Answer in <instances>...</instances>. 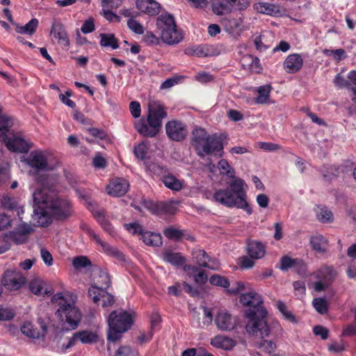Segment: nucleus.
Listing matches in <instances>:
<instances>
[{
	"instance_id": "nucleus-1",
	"label": "nucleus",
	"mask_w": 356,
	"mask_h": 356,
	"mask_svg": "<svg viewBox=\"0 0 356 356\" xmlns=\"http://www.w3.org/2000/svg\"><path fill=\"white\" fill-rule=\"evenodd\" d=\"M218 168L221 175L233 178L234 180L228 184V188L216 191L213 195V200L228 208L236 207L244 210L249 215L251 214L252 211L247 201L245 181L235 177L234 169L225 159L219 161Z\"/></svg>"
},
{
	"instance_id": "nucleus-2",
	"label": "nucleus",
	"mask_w": 356,
	"mask_h": 356,
	"mask_svg": "<svg viewBox=\"0 0 356 356\" xmlns=\"http://www.w3.org/2000/svg\"><path fill=\"white\" fill-rule=\"evenodd\" d=\"M240 302L250 307L245 316L249 318L246 325L247 332L252 336L261 337L264 339L269 336L270 329L266 321V311L261 306V296L254 291L243 293L240 296Z\"/></svg>"
},
{
	"instance_id": "nucleus-3",
	"label": "nucleus",
	"mask_w": 356,
	"mask_h": 356,
	"mask_svg": "<svg viewBox=\"0 0 356 356\" xmlns=\"http://www.w3.org/2000/svg\"><path fill=\"white\" fill-rule=\"evenodd\" d=\"M76 300V296L67 291L56 293L51 298V302L59 307L56 314L72 330L78 327L82 318L81 311L75 306Z\"/></svg>"
},
{
	"instance_id": "nucleus-4",
	"label": "nucleus",
	"mask_w": 356,
	"mask_h": 356,
	"mask_svg": "<svg viewBox=\"0 0 356 356\" xmlns=\"http://www.w3.org/2000/svg\"><path fill=\"white\" fill-rule=\"evenodd\" d=\"M167 117L164 106L159 102L152 100L148 104L147 122L141 119L135 123L138 134L144 137L156 136L162 127V120Z\"/></svg>"
},
{
	"instance_id": "nucleus-5",
	"label": "nucleus",
	"mask_w": 356,
	"mask_h": 356,
	"mask_svg": "<svg viewBox=\"0 0 356 356\" xmlns=\"http://www.w3.org/2000/svg\"><path fill=\"white\" fill-rule=\"evenodd\" d=\"M191 142L201 158L212 154L222 156V140L217 134L209 135L204 129L195 127L192 131Z\"/></svg>"
},
{
	"instance_id": "nucleus-6",
	"label": "nucleus",
	"mask_w": 356,
	"mask_h": 356,
	"mask_svg": "<svg viewBox=\"0 0 356 356\" xmlns=\"http://www.w3.org/2000/svg\"><path fill=\"white\" fill-rule=\"evenodd\" d=\"M134 318L131 314L122 309L113 311L108 316V341L115 342L122 337V334L132 326Z\"/></svg>"
},
{
	"instance_id": "nucleus-7",
	"label": "nucleus",
	"mask_w": 356,
	"mask_h": 356,
	"mask_svg": "<svg viewBox=\"0 0 356 356\" xmlns=\"http://www.w3.org/2000/svg\"><path fill=\"white\" fill-rule=\"evenodd\" d=\"M157 28L161 31V38L163 42L172 45L183 40V34L178 30L175 18L170 14H162L156 19Z\"/></svg>"
},
{
	"instance_id": "nucleus-8",
	"label": "nucleus",
	"mask_w": 356,
	"mask_h": 356,
	"mask_svg": "<svg viewBox=\"0 0 356 356\" xmlns=\"http://www.w3.org/2000/svg\"><path fill=\"white\" fill-rule=\"evenodd\" d=\"M73 213V205L69 199L54 195L47 202L44 216L49 215L56 220L65 221L72 216Z\"/></svg>"
},
{
	"instance_id": "nucleus-9",
	"label": "nucleus",
	"mask_w": 356,
	"mask_h": 356,
	"mask_svg": "<svg viewBox=\"0 0 356 356\" xmlns=\"http://www.w3.org/2000/svg\"><path fill=\"white\" fill-rule=\"evenodd\" d=\"M250 5V0H213L212 10L217 15L230 13L233 9L243 10Z\"/></svg>"
},
{
	"instance_id": "nucleus-10",
	"label": "nucleus",
	"mask_w": 356,
	"mask_h": 356,
	"mask_svg": "<svg viewBox=\"0 0 356 356\" xmlns=\"http://www.w3.org/2000/svg\"><path fill=\"white\" fill-rule=\"evenodd\" d=\"M101 337L97 331L83 330L74 332L69 339L67 344H63L62 348L67 350L74 346L78 341L83 344L96 343L100 341Z\"/></svg>"
},
{
	"instance_id": "nucleus-11",
	"label": "nucleus",
	"mask_w": 356,
	"mask_h": 356,
	"mask_svg": "<svg viewBox=\"0 0 356 356\" xmlns=\"http://www.w3.org/2000/svg\"><path fill=\"white\" fill-rule=\"evenodd\" d=\"M29 166L37 172L52 171L55 166L47 161V154L42 151L31 152L26 159Z\"/></svg>"
},
{
	"instance_id": "nucleus-12",
	"label": "nucleus",
	"mask_w": 356,
	"mask_h": 356,
	"mask_svg": "<svg viewBox=\"0 0 356 356\" xmlns=\"http://www.w3.org/2000/svg\"><path fill=\"white\" fill-rule=\"evenodd\" d=\"M1 140L13 152L26 153L30 149L29 143L19 135L3 133L1 134Z\"/></svg>"
},
{
	"instance_id": "nucleus-13",
	"label": "nucleus",
	"mask_w": 356,
	"mask_h": 356,
	"mask_svg": "<svg viewBox=\"0 0 356 356\" xmlns=\"http://www.w3.org/2000/svg\"><path fill=\"white\" fill-rule=\"evenodd\" d=\"M149 168L153 173L162 177V181L167 188L176 191L181 189L182 184L179 180L171 174L165 175L167 170L165 167L152 163L149 165Z\"/></svg>"
},
{
	"instance_id": "nucleus-14",
	"label": "nucleus",
	"mask_w": 356,
	"mask_h": 356,
	"mask_svg": "<svg viewBox=\"0 0 356 356\" xmlns=\"http://www.w3.org/2000/svg\"><path fill=\"white\" fill-rule=\"evenodd\" d=\"M193 259L199 267L207 268L213 270L220 269V263L211 258L204 250L193 249L191 252Z\"/></svg>"
},
{
	"instance_id": "nucleus-15",
	"label": "nucleus",
	"mask_w": 356,
	"mask_h": 356,
	"mask_svg": "<svg viewBox=\"0 0 356 356\" xmlns=\"http://www.w3.org/2000/svg\"><path fill=\"white\" fill-rule=\"evenodd\" d=\"M166 134L174 141H181L187 136L186 124L179 120H172L165 124Z\"/></svg>"
},
{
	"instance_id": "nucleus-16",
	"label": "nucleus",
	"mask_w": 356,
	"mask_h": 356,
	"mask_svg": "<svg viewBox=\"0 0 356 356\" xmlns=\"http://www.w3.org/2000/svg\"><path fill=\"white\" fill-rule=\"evenodd\" d=\"M25 277L19 272L8 270L3 276L2 284L9 290H18L24 284Z\"/></svg>"
},
{
	"instance_id": "nucleus-17",
	"label": "nucleus",
	"mask_w": 356,
	"mask_h": 356,
	"mask_svg": "<svg viewBox=\"0 0 356 356\" xmlns=\"http://www.w3.org/2000/svg\"><path fill=\"white\" fill-rule=\"evenodd\" d=\"M129 188V183L124 178L112 179L106 186L108 194L113 197L124 195Z\"/></svg>"
},
{
	"instance_id": "nucleus-18",
	"label": "nucleus",
	"mask_w": 356,
	"mask_h": 356,
	"mask_svg": "<svg viewBox=\"0 0 356 356\" xmlns=\"http://www.w3.org/2000/svg\"><path fill=\"white\" fill-rule=\"evenodd\" d=\"M38 322L41 330H38L31 323L26 322L21 327L23 334L33 339L44 337L47 332V326L42 318H39Z\"/></svg>"
},
{
	"instance_id": "nucleus-19",
	"label": "nucleus",
	"mask_w": 356,
	"mask_h": 356,
	"mask_svg": "<svg viewBox=\"0 0 356 356\" xmlns=\"http://www.w3.org/2000/svg\"><path fill=\"white\" fill-rule=\"evenodd\" d=\"M215 323L217 327L222 331L232 330L236 325V318L225 310H220L218 312Z\"/></svg>"
},
{
	"instance_id": "nucleus-20",
	"label": "nucleus",
	"mask_w": 356,
	"mask_h": 356,
	"mask_svg": "<svg viewBox=\"0 0 356 356\" xmlns=\"http://www.w3.org/2000/svg\"><path fill=\"white\" fill-rule=\"evenodd\" d=\"M51 35L57 40L58 44L68 49L70 40L64 25L58 21H54L51 26Z\"/></svg>"
},
{
	"instance_id": "nucleus-21",
	"label": "nucleus",
	"mask_w": 356,
	"mask_h": 356,
	"mask_svg": "<svg viewBox=\"0 0 356 356\" xmlns=\"http://www.w3.org/2000/svg\"><path fill=\"white\" fill-rule=\"evenodd\" d=\"M88 234L90 237L93 238L97 244L101 245L103 250L108 255L115 258L117 260L120 261L125 260V256L121 251H120L118 249L114 247H112L108 243L102 241L101 238L93 231L90 230L88 232Z\"/></svg>"
},
{
	"instance_id": "nucleus-22",
	"label": "nucleus",
	"mask_w": 356,
	"mask_h": 356,
	"mask_svg": "<svg viewBox=\"0 0 356 356\" xmlns=\"http://www.w3.org/2000/svg\"><path fill=\"white\" fill-rule=\"evenodd\" d=\"M303 60L298 54L289 55L283 63V67L286 72L294 74L298 72L302 67Z\"/></svg>"
},
{
	"instance_id": "nucleus-23",
	"label": "nucleus",
	"mask_w": 356,
	"mask_h": 356,
	"mask_svg": "<svg viewBox=\"0 0 356 356\" xmlns=\"http://www.w3.org/2000/svg\"><path fill=\"white\" fill-rule=\"evenodd\" d=\"M136 8L150 16L157 15L161 11L160 4L154 0H136Z\"/></svg>"
},
{
	"instance_id": "nucleus-24",
	"label": "nucleus",
	"mask_w": 356,
	"mask_h": 356,
	"mask_svg": "<svg viewBox=\"0 0 356 356\" xmlns=\"http://www.w3.org/2000/svg\"><path fill=\"white\" fill-rule=\"evenodd\" d=\"M184 272L189 277H193L194 282L199 285L206 284L208 280V275L204 270L193 265H185L183 268Z\"/></svg>"
},
{
	"instance_id": "nucleus-25",
	"label": "nucleus",
	"mask_w": 356,
	"mask_h": 356,
	"mask_svg": "<svg viewBox=\"0 0 356 356\" xmlns=\"http://www.w3.org/2000/svg\"><path fill=\"white\" fill-rule=\"evenodd\" d=\"M54 195L47 194L44 190L38 188L33 193V200L34 206L40 209V213L44 216V212L47 208V202Z\"/></svg>"
},
{
	"instance_id": "nucleus-26",
	"label": "nucleus",
	"mask_w": 356,
	"mask_h": 356,
	"mask_svg": "<svg viewBox=\"0 0 356 356\" xmlns=\"http://www.w3.org/2000/svg\"><path fill=\"white\" fill-rule=\"evenodd\" d=\"M247 252L251 259H259L265 255L266 248L261 243L252 241L248 243Z\"/></svg>"
},
{
	"instance_id": "nucleus-27",
	"label": "nucleus",
	"mask_w": 356,
	"mask_h": 356,
	"mask_svg": "<svg viewBox=\"0 0 356 356\" xmlns=\"http://www.w3.org/2000/svg\"><path fill=\"white\" fill-rule=\"evenodd\" d=\"M163 259L175 267H181L186 265V258L180 252H173L168 250L163 253Z\"/></svg>"
},
{
	"instance_id": "nucleus-28",
	"label": "nucleus",
	"mask_w": 356,
	"mask_h": 356,
	"mask_svg": "<svg viewBox=\"0 0 356 356\" xmlns=\"http://www.w3.org/2000/svg\"><path fill=\"white\" fill-rule=\"evenodd\" d=\"M243 22L241 17L226 18L222 22L224 29L230 34L241 31L243 30Z\"/></svg>"
},
{
	"instance_id": "nucleus-29",
	"label": "nucleus",
	"mask_w": 356,
	"mask_h": 356,
	"mask_svg": "<svg viewBox=\"0 0 356 356\" xmlns=\"http://www.w3.org/2000/svg\"><path fill=\"white\" fill-rule=\"evenodd\" d=\"M211 344L218 348L230 350L235 346L236 343L231 338L223 336H216L211 339Z\"/></svg>"
},
{
	"instance_id": "nucleus-30",
	"label": "nucleus",
	"mask_w": 356,
	"mask_h": 356,
	"mask_svg": "<svg viewBox=\"0 0 356 356\" xmlns=\"http://www.w3.org/2000/svg\"><path fill=\"white\" fill-rule=\"evenodd\" d=\"M141 239L146 245L150 246H159L163 243L161 234L152 232H143Z\"/></svg>"
},
{
	"instance_id": "nucleus-31",
	"label": "nucleus",
	"mask_w": 356,
	"mask_h": 356,
	"mask_svg": "<svg viewBox=\"0 0 356 356\" xmlns=\"http://www.w3.org/2000/svg\"><path fill=\"white\" fill-rule=\"evenodd\" d=\"M39 24V22L37 19L33 18L31 19L27 24L24 26H19L18 24L16 25L15 31L18 33L21 34H27L29 35H32L36 31V29Z\"/></svg>"
},
{
	"instance_id": "nucleus-32",
	"label": "nucleus",
	"mask_w": 356,
	"mask_h": 356,
	"mask_svg": "<svg viewBox=\"0 0 356 356\" xmlns=\"http://www.w3.org/2000/svg\"><path fill=\"white\" fill-rule=\"evenodd\" d=\"M310 244L312 249L319 253H323L326 251L325 245L327 244V240L321 234L312 236L310 238Z\"/></svg>"
},
{
	"instance_id": "nucleus-33",
	"label": "nucleus",
	"mask_w": 356,
	"mask_h": 356,
	"mask_svg": "<svg viewBox=\"0 0 356 356\" xmlns=\"http://www.w3.org/2000/svg\"><path fill=\"white\" fill-rule=\"evenodd\" d=\"M254 8L260 13L276 15L280 13L277 6L270 3H259L254 5Z\"/></svg>"
},
{
	"instance_id": "nucleus-34",
	"label": "nucleus",
	"mask_w": 356,
	"mask_h": 356,
	"mask_svg": "<svg viewBox=\"0 0 356 356\" xmlns=\"http://www.w3.org/2000/svg\"><path fill=\"white\" fill-rule=\"evenodd\" d=\"M100 45L102 47H111L113 49H116L119 47L118 40L113 34L111 33H101Z\"/></svg>"
},
{
	"instance_id": "nucleus-35",
	"label": "nucleus",
	"mask_w": 356,
	"mask_h": 356,
	"mask_svg": "<svg viewBox=\"0 0 356 356\" xmlns=\"http://www.w3.org/2000/svg\"><path fill=\"white\" fill-rule=\"evenodd\" d=\"M186 54L190 56H196L197 57H207L211 55L210 47L209 45H200L191 49H187Z\"/></svg>"
},
{
	"instance_id": "nucleus-36",
	"label": "nucleus",
	"mask_w": 356,
	"mask_h": 356,
	"mask_svg": "<svg viewBox=\"0 0 356 356\" xmlns=\"http://www.w3.org/2000/svg\"><path fill=\"white\" fill-rule=\"evenodd\" d=\"M272 86L270 84L259 86L257 88L258 96L256 98L257 104H265L269 99Z\"/></svg>"
},
{
	"instance_id": "nucleus-37",
	"label": "nucleus",
	"mask_w": 356,
	"mask_h": 356,
	"mask_svg": "<svg viewBox=\"0 0 356 356\" xmlns=\"http://www.w3.org/2000/svg\"><path fill=\"white\" fill-rule=\"evenodd\" d=\"M317 219L323 223H329L333 221V214L326 207H318L316 209Z\"/></svg>"
},
{
	"instance_id": "nucleus-38",
	"label": "nucleus",
	"mask_w": 356,
	"mask_h": 356,
	"mask_svg": "<svg viewBox=\"0 0 356 356\" xmlns=\"http://www.w3.org/2000/svg\"><path fill=\"white\" fill-rule=\"evenodd\" d=\"M104 291V288L102 286H97L95 285L91 286L88 289V296L95 304L100 305L101 297Z\"/></svg>"
},
{
	"instance_id": "nucleus-39",
	"label": "nucleus",
	"mask_w": 356,
	"mask_h": 356,
	"mask_svg": "<svg viewBox=\"0 0 356 356\" xmlns=\"http://www.w3.org/2000/svg\"><path fill=\"white\" fill-rule=\"evenodd\" d=\"M332 268L328 266L321 268L315 274L316 277L326 283H329L332 278Z\"/></svg>"
},
{
	"instance_id": "nucleus-40",
	"label": "nucleus",
	"mask_w": 356,
	"mask_h": 356,
	"mask_svg": "<svg viewBox=\"0 0 356 356\" xmlns=\"http://www.w3.org/2000/svg\"><path fill=\"white\" fill-rule=\"evenodd\" d=\"M270 35V33L266 34H261L257 37L254 40V44L257 50L262 51H265L270 47V44L266 42V39L268 38V35Z\"/></svg>"
},
{
	"instance_id": "nucleus-41",
	"label": "nucleus",
	"mask_w": 356,
	"mask_h": 356,
	"mask_svg": "<svg viewBox=\"0 0 356 356\" xmlns=\"http://www.w3.org/2000/svg\"><path fill=\"white\" fill-rule=\"evenodd\" d=\"M209 282L211 284L217 286H221L227 289L229 286V280L225 277L219 275H213L209 278Z\"/></svg>"
},
{
	"instance_id": "nucleus-42",
	"label": "nucleus",
	"mask_w": 356,
	"mask_h": 356,
	"mask_svg": "<svg viewBox=\"0 0 356 356\" xmlns=\"http://www.w3.org/2000/svg\"><path fill=\"white\" fill-rule=\"evenodd\" d=\"M298 258L292 259L289 256H283L280 259V269L282 271H287L289 268H293Z\"/></svg>"
},
{
	"instance_id": "nucleus-43",
	"label": "nucleus",
	"mask_w": 356,
	"mask_h": 356,
	"mask_svg": "<svg viewBox=\"0 0 356 356\" xmlns=\"http://www.w3.org/2000/svg\"><path fill=\"white\" fill-rule=\"evenodd\" d=\"M249 63V68L251 72L254 73H260L262 70V66L260 63V60L257 57H254L252 55H249L246 57Z\"/></svg>"
},
{
	"instance_id": "nucleus-44",
	"label": "nucleus",
	"mask_w": 356,
	"mask_h": 356,
	"mask_svg": "<svg viewBox=\"0 0 356 356\" xmlns=\"http://www.w3.org/2000/svg\"><path fill=\"white\" fill-rule=\"evenodd\" d=\"M7 241L11 240L17 244H22L26 241V237L24 236L19 231L15 229L13 232H10L8 234L6 235Z\"/></svg>"
},
{
	"instance_id": "nucleus-45",
	"label": "nucleus",
	"mask_w": 356,
	"mask_h": 356,
	"mask_svg": "<svg viewBox=\"0 0 356 356\" xmlns=\"http://www.w3.org/2000/svg\"><path fill=\"white\" fill-rule=\"evenodd\" d=\"M164 235L170 239H174L178 241L183 236V233L181 230L174 228L173 227H169L163 231Z\"/></svg>"
},
{
	"instance_id": "nucleus-46",
	"label": "nucleus",
	"mask_w": 356,
	"mask_h": 356,
	"mask_svg": "<svg viewBox=\"0 0 356 356\" xmlns=\"http://www.w3.org/2000/svg\"><path fill=\"white\" fill-rule=\"evenodd\" d=\"M97 283L99 284L100 286L104 288V289L110 286L111 281L108 272L103 270L99 271Z\"/></svg>"
},
{
	"instance_id": "nucleus-47",
	"label": "nucleus",
	"mask_w": 356,
	"mask_h": 356,
	"mask_svg": "<svg viewBox=\"0 0 356 356\" xmlns=\"http://www.w3.org/2000/svg\"><path fill=\"white\" fill-rule=\"evenodd\" d=\"M147 146L144 143H141L134 146V152L138 159L144 160L147 154Z\"/></svg>"
},
{
	"instance_id": "nucleus-48",
	"label": "nucleus",
	"mask_w": 356,
	"mask_h": 356,
	"mask_svg": "<svg viewBox=\"0 0 356 356\" xmlns=\"http://www.w3.org/2000/svg\"><path fill=\"white\" fill-rule=\"evenodd\" d=\"M313 305L316 310L321 314H325L327 312V302L323 298H318L314 299Z\"/></svg>"
},
{
	"instance_id": "nucleus-49",
	"label": "nucleus",
	"mask_w": 356,
	"mask_h": 356,
	"mask_svg": "<svg viewBox=\"0 0 356 356\" xmlns=\"http://www.w3.org/2000/svg\"><path fill=\"white\" fill-rule=\"evenodd\" d=\"M72 264L76 269L86 268L91 265L90 261L85 256L74 257Z\"/></svg>"
},
{
	"instance_id": "nucleus-50",
	"label": "nucleus",
	"mask_w": 356,
	"mask_h": 356,
	"mask_svg": "<svg viewBox=\"0 0 356 356\" xmlns=\"http://www.w3.org/2000/svg\"><path fill=\"white\" fill-rule=\"evenodd\" d=\"M127 26L130 30L136 34H143L144 33V28L143 25L134 19H129L127 21Z\"/></svg>"
},
{
	"instance_id": "nucleus-51",
	"label": "nucleus",
	"mask_w": 356,
	"mask_h": 356,
	"mask_svg": "<svg viewBox=\"0 0 356 356\" xmlns=\"http://www.w3.org/2000/svg\"><path fill=\"white\" fill-rule=\"evenodd\" d=\"M124 226L125 229L132 234H139L142 235L144 232L143 227L137 222L126 223Z\"/></svg>"
},
{
	"instance_id": "nucleus-52",
	"label": "nucleus",
	"mask_w": 356,
	"mask_h": 356,
	"mask_svg": "<svg viewBox=\"0 0 356 356\" xmlns=\"http://www.w3.org/2000/svg\"><path fill=\"white\" fill-rule=\"evenodd\" d=\"M293 270L302 277L307 276V267L306 264L300 259H298L294 266Z\"/></svg>"
},
{
	"instance_id": "nucleus-53",
	"label": "nucleus",
	"mask_w": 356,
	"mask_h": 356,
	"mask_svg": "<svg viewBox=\"0 0 356 356\" xmlns=\"http://www.w3.org/2000/svg\"><path fill=\"white\" fill-rule=\"evenodd\" d=\"M30 291L35 295L42 294L43 289V283L41 280H33L29 284Z\"/></svg>"
},
{
	"instance_id": "nucleus-54",
	"label": "nucleus",
	"mask_w": 356,
	"mask_h": 356,
	"mask_svg": "<svg viewBox=\"0 0 356 356\" xmlns=\"http://www.w3.org/2000/svg\"><path fill=\"white\" fill-rule=\"evenodd\" d=\"M101 298L100 305H102L103 307H111L114 304V296L108 293L106 290L103 292Z\"/></svg>"
},
{
	"instance_id": "nucleus-55",
	"label": "nucleus",
	"mask_w": 356,
	"mask_h": 356,
	"mask_svg": "<svg viewBox=\"0 0 356 356\" xmlns=\"http://www.w3.org/2000/svg\"><path fill=\"white\" fill-rule=\"evenodd\" d=\"M277 308L282 314L284 318L287 320L295 321V318L291 312L287 310L286 306L282 301H278L276 304Z\"/></svg>"
},
{
	"instance_id": "nucleus-56",
	"label": "nucleus",
	"mask_w": 356,
	"mask_h": 356,
	"mask_svg": "<svg viewBox=\"0 0 356 356\" xmlns=\"http://www.w3.org/2000/svg\"><path fill=\"white\" fill-rule=\"evenodd\" d=\"M195 79L201 83H207L214 81L213 76L210 73L205 72L197 73L195 75Z\"/></svg>"
},
{
	"instance_id": "nucleus-57",
	"label": "nucleus",
	"mask_w": 356,
	"mask_h": 356,
	"mask_svg": "<svg viewBox=\"0 0 356 356\" xmlns=\"http://www.w3.org/2000/svg\"><path fill=\"white\" fill-rule=\"evenodd\" d=\"M115 356H138V353L129 346H124L119 348L116 351Z\"/></svg>"
},
{
	"instance_id": "nucleus-58",
	"label": "nucleus",
	"mask_w": 356,
	"mask_h": 356,
	"mask_svg": "<svg viewBox=\"0 0 356 356\" xmlns=\"http://www.w3.org/2000/svg\"><path fill=\"white\" fill-rule=\"evenodd\" d=\"M259 347L261 350L267 353L274 352L276 348L275 343L271 340H263Z\"/></svg>"
},
{
	"instance_id": "nucleus-59",
	"label": "nucleus",
	"mask_w": 356,
	"mask_h": 356,
	"mask_svg": "<svg viewBox=\"0 0 356 356\" xmlns=\"http://www.w3.org/2000/svg\"><path fill=\"white\" fill-rule=\"evenodd\" d=\"M72 96V91L67 90L65 92V94L60 93L59 95L60 100L64 104L67 105V106L73 108L76 106V104L74 102L69 99V97Z\"/></svg>"
},
{
	"instance_id": "nucleus-60",
	"label": "nucleus",
	"mask_w": 356,
	"mask_h": 356,
	"mask_svg": "<svg viewBox=\"0 0 356 356\" xmlns=\"http://www.w3.org/2000/svg\"><path fill=\"white\" fill-rule=\"evenodd\" d=\"M88 131L91 136L100 140H105L108 137V135L106 131L95 127L89 128L88 129Z\"/></svg>"
},
{
	"instance_id": "nucleus-61",
	"label": "nucleus",
	"mask_w": 356,
	"mask_h": 356,
	"mask_svg": "<svg viewBox=\"0 0 356 356\" xmlns=\"http://www.w3.org/2000/svg\"><path fill=\"white\" fill-rule=\"evenodd\" d=\"M15 316L13 309L0 307V321H9Z\"/></svg>"
},
{
	"instance_id": "nucleus-62",
	"label": "nucleus",
	"mask_w": 356,
	"mask_h": 356,
	"mask_svg": "<svg viewBox=\"0 0 356 356\" xmlns=\"http://www.w3.org/2000/svg\"><path fill=\"white\" fill-rule=\"evenodd\" d=\"M2 205L5 209L14 210L17 208V203L15 199L8 196H4L2 199Z\"/></svg>"
},
{
	"instance_id": "nucleus-63",
	"label": "nucleus",
	"mask_w": 356,
	"mask_h": 356,
	"mask_svg": "<svg viewBox=\"0 0 356 356\" xmlns=\"http://www.w3.org/2000/svg\"><path fill=\"white\" fill-rule=\"evenodd\" d=\"M129 110L134 118H138L140 117L141 113V108L139 102L136 101H133L129 104Z\"/></svg>"
},
{
	"instance_id": "nucleus-64",
	"label": "nucleus",
	"mask_w": 356,
	"mask_h": 356,
	"mask_svg": "<svg viewBox=\"0 0 356 356\" xmlns=\"http://www.w3.org/2000/svg\"><path fill=\"white\" fill-rule=\"evenodd\" d=\"M313 332L315 335L320 336L322 339L325 340L328 337L329 330L325 327L321 325H316L313 328Z\"/></svg>"
}]
</instances>
